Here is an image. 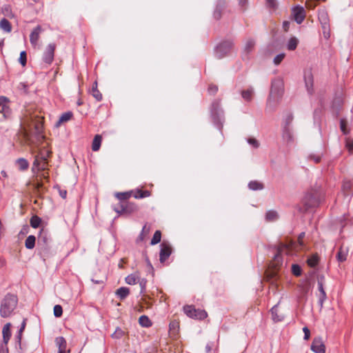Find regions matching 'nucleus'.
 I'll use <instances>...</instances> for the list:
<instances>
[{
    "instance_id": "nucleus-40",
    "label": "nucleus",
    "mask_w": 353,
    "mask_h": 353,
    "mask_svg": "<svg viewBox=\"0 0 353 353\" xmlns=\"http://www.w3.org/2000/svg\"><path fill=\"white\" fill-rule=\"evenodd\" d=\"M41 222V218H39L37 216H33L30 219V225L33 228H37L39 226Z\"/></svg>"
},
{
    "instance_id": "nucleus-17",
    "label": "nucleus",
    "mask_w": 353,
    "mask_h": 353,
    "mask_svg": "<svg viewBox=\"0 0 353 353\" xmlns=\"http://www.w3.org/2000/svg\"><path fill=\"white\" fill-rule=\"evenodd\" d=\"M225 6V0H218L216 8L213 13V17L216 19H219L221 17V12Z\"/></svg>"
},
{
    "instance_id": "nucleus-8",
    "label": "nucleus",
    "mask_w": 353,
    "mask_h": 353,
    "mask_svg": "<svg viewBox=\"0 0 353 353\" xmlns=\"http://www.w3.org/2000/svg\"><path fill=\"white\" fill-rule=\"evenodd\" d=\"M255 43L254 39L252 38H249L245 41L242 52V58L243 60L250 59V54L254 50Z\"/></svg>"
},
{
    "instance_id": "nucleus-49",
    "label": "nucleus",
    "mask_w": 353,
    "mask_h": 353,
    "mask_svg": "<svg viewBox=\"0 0 353 353\" xmlns=\"http://www.w3.org/2000/svg\"><path fill=\"white\" fill-rule=\"evenodd\" d=\"M19 61L23 66L26 65L27 61V56L26 51L21 52Z\"/></svg>"
},
{
    "instance_id": "nucleus-32",
    "label": "nucleus",
    "mask_w": 353,
    "mask_h": 353,
    "mask_svg": "<svg viewBox=\"0 0 353 353\" xmlns=\"http://www.w3.org/2000/svg\"><path fill=\"white\" fill-rule=\"evenodd\" d=\"M265 218L268 221H275L279 219V214L276 211L269 210L266 213Z\"/></svg>"
},
{
    "instance_id": "nucleus-6",
    "label": "nucleus",
    "mask_w": 353,
    "mask_h": 353,
    "mask_svg": "<svg viewBox=\"0 0 353 353\" xmlns=\"http://www.w3.org/2000/svg\"><path fill=\"white\" fill-rule=\"evenodd\" d=\"M185 314L192 319L202 320L207 317V312L203 310H196L192 305L183 307Z\"/></svg>"
},
{
    "instance_id": "nucleus-16",
    "label": "nucleus",
    "mask_w": 353,
    "mask_h": 353,
    "mask_svg": "<svg viewBox=\"0 0 353 353\" xmlns=\"http://www.w3.org/2000/svg\"><path fill=\"white\" fill-rule=\"evenodd\" d=\"M270 312L272 314V319L274 321V322H280L284 319V315L282 314H279L278 304L274 305L272 307Z\"/></svg>"
},
{
    "instance_id": "nucleus-18",
    "label": "nucleus",
    "mask_w": 353,
    "mask_h": 353,
    "mask_svg": "<svg viewBox=\"0 0 353 353\" xmlns=\"http://www.w3.org/2000/svg\"><path fill=\"white\" fill-rule=\"evenodd\" d=\"M283 139L288 143L293 141V134L290 127H283Z\"/></svg>"
},
{
    "instance_id": "nucleus-41",
    "label": "nucleus",
    "mask_w": 353,
    "mask_h": 353,
    "mask_svg": "<svg viewBox=\"0 0 353 353\" xmlns=\"http://www.w3.org/2000/svg\"><path fill=\"white\" fill-rule=\"evenodd\" d=\"M150 195V193L148 190L141 191V190H137V194L134 195V198L136 199H143L148 197Z\"/></svg>"
},
{
    "instance_id": "nucleus-39",
    "label": "nucleus",
    "mask_w": 353,
    "mask_h": 353,
    "mask_svg": "<svg viewBox=\"0 0 353 353\" xmlns=\"http://www.w3.org/2000/svg\"><path fill=\"white\" fill-rule=\"evenodd\" d=\"M115 196L119 200L124 201L130 198L131 196V192H117Z\"/></svg>"
},
{
    "instance_id": "nucleus-50",
    "label": "nucleus",
    "mask_w": 353,
    "mask_h": 353,
    "mask_svg": "<svg viewBox=\"0 0 353 353\" xmlns=\"http://www.w3.org/2000/svg\"><path fill=\"white\" fill-rule=\"evenodd\" d=\"M285 54L284 53H281V54H277L274 58V60H273V62L275 65H279L284 59L285 57Z\"/></svg>"
},
{
    "instance_id": "nucleus-54",
    "label": "nucleus",
    "mask_w": 353,
    "mask_h": 353,
    "mask_svg": "<svg viewBox=\"0 0 353 353\" xmlns=\"http://www.w3.org/2000/svg\"><path fill=\"white\" fill-rule=\"evenodd\" d=\"M137 283H139V285L141 287V293H143L145 289L146 280L145 279H140V278L139 277Z\"/></svg>"
},
{
    "instance_id": "nucleus-55",
    "label": "nucleus",
    "mask_w": 353,
    "mask_h": 353,
    "mask_svg": "<svg viewBox=\"0 0 353 353\" xmlns=\"http://www.w3.org/2000/svg\"><path fill=\"white\" fill-rule=\"evenodd\" d=\"M346 125H347V122L345 119H341V121H340V128H341V131L344 133V134H347V130L346 129Z\"/></svg>"
},
{
    "instance_id": "nucleus-30",
    "label": "nucleus",
    "mask_w": 353,
    "mask_h": 353,
    "mask_svg": "<svg viewBox=\"0 0 353 353\" xmlns=\"http://www.w3.org/2000/svg\"><path fill=\"white\" fill-rule=\"evenodd\" d=\"M298 43L299 39L295 37H292L288 41L287 48L289 50H294L296 48Z\"/></svg>"
},
{
    "instance_id": "nucleus-57",
    "label": "nucleus",
    "mask_w": 353,
    "mask_h": 353,
    "mask_svg": "<svg viewBox=\"0 0 353 353\" xmlns=\"http://www.w3.org/2000/svg\"><path fill=\"white\" fill-rule=\"evenodd\" d=\"M268 7L275 8L276 7V0H265Z\"/></svg>"
},
{
    "instance_id": "nucleus-60",
    "label": "nucleus",
    "mask_w": 353,
    "mask_h": 353,
    "mask_svg": "<svg viewBox=\"0 0 353 353\" xmlns=\"http://www.w3.org/2000/svg\"><path fill=\"white\" fill-rule=\"evenodd\" d=\"M325 299H326V293L325 292H323V294H320L319 303L321 307H323V302L325 300Z\"/></svg>"
},
{
    "instance_id": "nucleus-48",
    "label": "nucleus",
    "mask_w": 353,
    "mask_h": 353,
    "mask_svg": "<svg viewBox=\"0 0 353 353\" xmlns=\"http://www.w3.org/2000/svg\"><path fill=\"white\" fill-rule=\"evenodd\" d=\"M292 272L295 276H300L301 274V268L297 264H293L292 266Z\"/></svg>"
},
{
    "instance_id": "nucleus-13",
    "label": "nucleus",
    "mask_w": 353,
    "mask_h": 353,
    "mask_svg": "<svg viewBox=\"0 0 353 353\" xmlns=\"http://www.w3.org/2000/svg\"><path fill=\"white\" fill-rule=\"evenodd\" d=\"M293 18L294 21L301 24L305 19V10L303 7H296L292 10Z\"/></svg>"
},
{
    "instance_id": "nucleus-2",
    "label": "nucleus",
    "mask_w": 353,
    "mask_h": 353,
    "mask_svg": "<svg viewBox=\"0 0 353 353\" xmlns=\"http://www.w3.org/2000/svg\"><path fill=\"white\" fill-rule=\"evenodd\" d=\"M18 298L16 295L8 293L1 299L0 303V315L2 318L11 316L17 308Z\"/></svg>"
},
{
    "instance_id": "nucleus-28",
    "label": "nucleus",
    "mask_w": 353,
    "mask_h": 353,
    "mask_svg": "<svg viewBox=\"0 0 353 353\" xmlns=\"http://www.w3.org/2000/svg\"><path fill=\"white\" fill-rule=\"evenodd\" d=\"M36 238L34 235H30L25 241V246L27 249L31 250L34 248Z\"/></svg>"
},
{
    "instance_id": "nucleus-31",
    "label": "nucleus",
    "mask_w": 353,
    "mask_h": 353,
    "mask_svg": "<svg viewBox=\"0 0 353 353\" xmlns=\"http://www.w3.org/2000/svg\"><path fill=\"white\" fill-rule=\"evenodd\" d=\"M248 188L254 191L261 190L263 189V185L257 181H252L248 183Z\"/></svg>"
},
{
    "instance_id": "nucleus-26",
    "label": "nucleus",
    "mask_w": 353,
    "mask_h": 353,
    "mask_svg": "<svg viewBox=\"0 0 353 353\" xmlns=\"http://www.w3.org/2000/svg\"><path fill=\"white\" fill-rule=\"evenodd\" d=\"M0 28L6 32H10L12 30V26L8 19L3 18L0 21Z\"/></svg>"
},
{
    "instance_id": "nucleus-1",
    "label": "nucleus",
    "mask_w": 353,
    "mask_h": 353,
    "mask_svg": "<svg viewBox=\"0 0 353 353\" xmlns=\"http://www.w3.org/2000/svg\"><path fill=\"white\" fill-rule=\"evenodd\" d=\"M284 93V82L282 78L276 77L272 79L270 91L267 100L266 111L274 112L281 101Z\"/></svg>"
},
{
    "instance_id": "nucleus-61",
    "label": "nucleus",
    "mask_w": 353,
    "mask_h": 353,
    "mask_svg": "<svg viewBox=\"0 0 353 353\" xmlns=\"http://www.w3.org/2000/svg\"><path fill=\"white\" fill-rule=\"evenodd\" d=\"M8 102V98L6 97L0 96V107L1 106H5L7 105V103Z\"/></svg>"
},
{
    "instance_id": "nucleus-3",
    "label": "nucleus",
    "mask_w": 353,
    "mask_h": 353,
    "mask_svg": "<svg viewBox=\"0 0 353 353\" xmlns=\"http://www.w3.org/2000/svg\"><path fill=\"white\" fill-rule=\"evenodd\" d=\"M211 115L214 123L221 130L223 122V112L220 108V102L218 100L214 101L212 103Z\"/></svg>"
},
{
    "instance_id": "nucleus-7",
    "label": "nucleus",
    "mask_w": 353,
    "mask_h": 353,
    "mask_svg": "<svg viewBox=\"0 0 353 353\" xmlns=\"http://www.w3.org/2000/svg\"><path fill=\"white\" fill-rule=\"evenodd\" d=\"M159 261L161 263H164L171 255L172 249L170 244L163 241L160 245Z\"/></svg>"
},
{
    "instance_id": "nucleus-21",
    "label": "nucleus",
    "mask_w": 353,
    "mask_h": 353,
    "mask_svg": "<svg viewBox=\"0 0 353 353\" xmlns=\"http://www.w3.org/2000/svg\"><path fill=\"white\" fill-rule=\"evenodd\" d=\"M130 294L129 288L126 287H121L117 290L116 295L121 299H125Z\"/></svg>"
},
{
    "instance_id": "nucleus-27",
    "label": "nucleus",
    "mask_w": 353,
    "mask_h": 353,
    "mask_svg": "<svg viewBox=\"0 0 353 353\" xmlns=\"http://www.w3.org/2000/svg\"><path fill=\"white\" fill-rule=\"evenodd\" d=\"M102 137L99 134L95 135L92 141V149L93 151H98L100 148Z\"/></svg>"
},
{
    "instance_id": "nucleus-19",
    "label": "nucleus",
    "mask_w": 353,
    "mask_h": 353,
    "mask_svg": "<svg viewBox=\"0 0 353 353\" xmlns=\"http://www.w3.org/2000/svg\"><path fill=\"white\" fill-rule=\"evenodd\" d=\"M10 325H11L10 323H8L6 324L3 327V330H2L3 341V343H6V345L8 344V343L10 340V336H11V332H10Z\"/></svg>"
},
{
    "instance_id": "nucleus-25",
    "label": "nucleus",
    "mask_w": 353,
    "mask_h": 353,
    "mask_svg": "<svg viewBox=\"0 0 353 353\" xmlns=\"http://www.w3.org/2000/svg\"><path fill=\"white\" fill-rule=\"evenodd\" d=\"M92 95L97 101H100L102 100V94L99 92V90L97 88V82L95 81L93 83L92 90H91Z\"/></svg>"
},
{
    "instance_id": "nucleus-58",
    "label": "nucleus",
    "mask_w": 353,
    "mask_h": 353,
    "mask_svg": "<svg viewBox=\"0 0 353 353\" xmlns=\"http://www.w3.org/2000/svg\"><path fill=\"white\" fill-rule=\"evenodd\" d=\"M218 90V87L215 85H210L208 88V92L210 94H214Z\"/></svg>"
},
{
    "instance_id": "nucleus-14",
    "label": "nucleus",
    "mask_w": 353,
    "mask_h": 353,
    "mask_svg": "<svg viewBox=\"0 0 353 353\" xmlns=\"http://www.w3.org/2000/svg\"><path fill=\"white\" fill-rule=\"evenodd\" d=\"M41 30V27L40 26H37L30 33V41L33 46H37Z\"/></svg>"
},
{
    "instance_id": "nucleus-29",
    "label": "nucleus",
    "mask_w": 353,
    "mask_h": 353,
    "mask_svg": "<svg viewBox=\"0 0 353 353\" xmlns=\"http://www.w3.org/2000/svg\"><path fill=\"white\" fill-rule=\"evenodd\" d=\"M319 19L321 21L323 29H327L328 27V17L327 13L325 12L320 13Z\"/></svg>"
},
{
    "instance_id": "nucleus-44",
    "label": "nucleus",
    "mask_w": 353,
    "mask_h": 353,
    "mask_svg": "<svg viewBox=\"0 0 353 353\" xmlns=\"http://www.w3.org/2000/svg\"><path fill=\"white\" fill-rule=\"evenodd\" d=\"M351 188V183L349 181H345L343 184V190L344 192V194L348 196L350 194V192L349 190Z\"/></svg>"
},
{
    "instance_id": "nucleus-35",
    "label": "nucleus",
    "mask_w": 353,
    "mask_h": 353,
    "mask_svg": "<svg viewBox=\"0 0 353 353\" xmlns=\"http://www.w3.org/2000/svg\"><path fill=\"white\" fill-rule=\"evenodd\" d=\"M16 163L19 167V169L21 170H26L29 166L28 161L23 158L17 159Z\"/></svg>"
},
{
    "instance_id": "nucleus-15",
    "label": "nucleus",
    "mask_w": 353,
    "mask_h": 353,
    "mask_svg": "<svg viewBox=\"0 0 353 353\" xmlns=\"http://www.w3.org/2000/svg\"><path fill=\"white\" fill-rule=\"evenodd\" d=\"M349 248L347 246L341 245L337 252L336 259L339 263L346 261L348 255Z\"/></svg>"
},
{
    "instance_id": "nucleus-38",
    "label": "nucleus",
    "mask_w": 353,
    "mask_h": 353,
    "mask_svg": "<svg viewBox=\"0 0 353 353\" xmlns=\"http://www.w3.org/2000/svg\"><path fill=\"white\" fill-rule=\"evenodd\" d=\"M161 231L157 230L153 235V237L151 240L150 244L152 245H154L159 243L161 241Z\"/></svg>"
},
{
    "instance_id": "nucleus-63",
    "label": "nucleus",
    "mask_w": 353,
    "mask_h": 353,
    "mask_svg": "<svg viewBox=\"0 0 353 353\" xmlns=\"http://www.w3.org/2000/svg\"><path fill=\"white\" fill-rule=\"evenodd\" d=\"M346 147L350 152L353 153V140L347 141Z\"/></svg>"
},
{
    "instance_id": "nucleus-20",
    "label": "nucleus",
    "mask_w": 353,
    "mask_h": 353,
    "mask_svg": "<svg viewBox=\"0 0 353 353\" xmlns=\"http://www.w3.org/2000/svg\"><path fill=\"white\" fill-rule=\"evenodd\" d=\"M55 342L59 347L58 352H66V341L63 336L56 338Z\"/></svg>"
},
{
    "instance_id": "nucleus-23",
    "label": "nucleus",
    "mask_w": 353,
    "mask_h": 353,
    "mask_svg": "<svg viewBox=\"0 0 353 353\" xmlns=\"http://www.w3.org/2000/svg\"><path fill=\"white\" fill-rule=\"evenodd\" d=\"M26 327V319H24L21 325V327L19 328L17 335L15 336L16 343L19 345L20 349H21V337L22 333Z\"/></svg>"
},
{
    "instance_id": "nucleus-37",
    "label": "nucleus",
    "mask_w": 353,
    "mask_h": 353,
    "mask_svg": "<svg viewBox=\"0 0 353 353\" xmlns=\"http://www.w3.org/2000/svg\"><path fill=\"white\" fill-rule=\"evenodd\" d=\"M138 279L139 276L136 274H132L125 277V282L129 285H134Z\"/></svg>"
},
{
    "instance_id": "nucleus-56",
    "label": "nucleus",
    "mask_w": 353,
    "mask_h": 353,
    "mask_svg": "<svg viewBox=\"0 0 353 353\" xmlns=\"http://www.w3.org/2000/svg\"><path fill=\"white\" fill-rule=\"evenodd\" d=\"M309 159L313 160L315 163H319L321 161V157L319 154H310Z\"/></svg>"
},
{
    "instance_id": "nucleus-5",
    "label": "nucleus",
    "mask_w": 353,
    "mask_h": 353,
    "mask_svg": "<svg viewBox=\"0 0 353 353\" xmlns=\"http://www.w3.org/2000/svg\"><path fill=\"white\" fill-rule=\"evenodd\" d=\"M233 46V43L232 41L225 40L221 42L219 45H217L214 49V54L219 58L221 59L224 57L226 54H228L231 50Z\"/></svg>"
},
{
    "instance_id": "nucleus-64",
    "label": "nucleus",
    "mask_w": 353,
    "mask_h": 353,
    "mask_svg": "<svg viewBox=\"0 0 353 353\" xmlns=\"http://www.w3.org/2000/svg\"><path fill=\"white\" fill-rule=\"evenodd\" d=\"M0 353H8V348L6 343L1 344L0 345Z\"/></svg>"
},
{
    "instance_id": "nucleus-59",
    "label": "nucleus",
    "mask_w": 353,
    "mask_h": 353,
    "mask_svg": "<svg viewBox=\"0 0 353 353\" xmlns=\"http://www.w3.org/2000/svg\"><path fill=\"white\" fill-rule=\"evenodd\" d=\"M303 331L304 332V339L308 340L310 336V330L307 327H304L303 328Z\"/></svg>"
},
{
    "instance_id": "nucleus-22",
    "label": "nucleus",
    "mask_w": 353,
    "mask_h": 353,
    "mask_svg": "<svg viewBox=\"0 0 353 353\" xmlns=\"http://www.w3.org/2000/svg\"><path fill=\"white\" fill-rule=\"evenodd\" d=\"M72 117V112H66L61 115L58 121L56 123V126L59 127L61 123L68 121Z\"/></svg>"
},
{
    "instance_id": "nucleus-4",
    "label": "nucleus",
    "mask_w": 353,
    "mask_h": 353,
    "mask_svg": "<svg viewBox=\"0 0 353 353\" xmlns=\"http://www.w3.org/2000/svg\"><path fill=\"white\" fill-rule=\"evenodd\" d=\"M48 157V151L39 152V153L35 156L34 161L33 162L32 168V171L33 172H35L41 170H45L47 166V159Z\"/></svg>"
},
{
    "instance_id": "nucleus-43",
    "label": "nucleus",
    "mask_w": 353,
    "mask_h": 353,
    "mask_svg": "<svg viewBox=\"0 0 353 353\" xmlns=\"http://www.w3.org/2000/svg\"><path fill=\"white\" fill-rule=\"evenodd\" d=\"M293 120V115L291 113H288L284 119L283 127H290V123Z\"/></svg>"
},
{
    "instance_id": "nucleus-62",
    "label": "nucleus",
    "mask_w": 353,
    "mask_h": 353,
    "mask_svg": "<svg viewBox=\"0 0 353 353\" xmlns=\"http://www.w3.org/2000/svg\"><path fill=\"white\" fill-rule=\"evenodd\" d=\"M318 289L320 292V294H323V292H325L323 288V285L321 279L318 280Z\"/></svg>"
},
{
    "instance_id": "nucleus-47",
    "label": "nucleus",
    "mask_w": 353,
    "mask_h": 353,
    "mask_svg": "<svg viewBox=\"0 0 353 353\" xmlns=\"http://www.w3.org/2000/svg\"><path fill=\"white\" fill-rule=\"evenodd\" d=\"M318 263V257L312 256L307 259V264L310 267H315Z\"/></svg>"
},
{
    "instance_id": "nucleus-33",
    "label": "nucleus",
    "mask_w": 353,
    "mask_h": 353,
    "mask_svg": "<svg viewBox=\"0 0 353 353\" xmlns=\"http://www.w3.org/2000/svg\"><path fill=\"white\" fill-rule=\"evenodd\" d=\"M254 93V89L250 88L246 90H243L241 92V96L243 99L247 101H250L252 98V95Z\"/></svg>"
},
{
    "instance_id": "nucleus-12",
    "label": "nucleus",
    "mask_w": 353,
    "mask_h": 353,
    "mask_svg": "<svg viewBox=\"0 0 353 353\" xmlns=\"http://www.w3.org/2000/svg\"><path fill=\"white\" fill-rule=\"evenodd\" d=\"M311 350L315 353H325V346L321 337L319 336L313 339Z\"/></svg>"
},
{
    "instance_id": "nucleus-36",
    "label": "nucleus",
    "mask_w": 353,
    "mask_h": 353,
    "mask_svg": "<svg viewBox=\"0 0 353 353\" xmlns=\"http://www.w3.org/2000/svg\"><path fill=\"white\" fill-rule=\"evenodd\" d=\"M150 227H148L147 225L145 224L143 228H142V230L137 239V241H142L145 239V236L150 233Z\"/></svg>"
},
{
    "instance_id": "nucleus-34",
    "label": "nucleus",
    "mask_w": 353,
    "mask_h": 353,
    "mask_svg": "<svg viewBox=\"0 0 353 353\" xmlns=\"http://www.w3.org/2000/svg\"><path fill=\"white\" fill-rule=\"evenodd\" d=\"M139 324L144 327H148L152 325L151 321L145 315H142L139 319Z\"/></svg>"
},
{
    "instance_id": "nucleus-9",
    "label": "nucleus",
    "mask_w": 353,
    "mask_h": 353,
    "mask_svg": "<svg viewBox=\"0 0 353 353\" xmlns=\"http://www.w3.org/2000/svg\"><path fill=\"white\" fill-rule=\"evenodd\" d=\"M304 205L307 208H315L319 205V199L317 193L307 194L303 199Z\"/></svg>"
},
{
    "instance_id": "nucleus-11",
    "label": "nucleus",
    "mask_w": 353,
    "mask_h": 353,
    "mask_svg": "<svg viewBox=\"0 0 353 353\" xmlns=\"http://www.w3.org/2000/svg\"><path fill=\"white\" fill-rule=\"evenodd\" d=\"M304 81L306 90L308 94H311L313 92V75L310 69L305 70L304 72Z\"/></svg>"
},
{
    "instance_id": "nucleus-51",
    "label": "nucleus",
    "mask_w": 353,
    "mask_h": 353,
    "mask_svg": "<svg viewBox=\"0 0 353 353\" xmlns=\"http://www.w3.org/2000/svg\"><path fill=\"white\" fill-rule=\"evenodd\" d=\"M239 6L241 9L244 11L248 6V0H238Z\"/></svg>"
},
{
    "instance_id": "nucleus-46",
    "label": "nucleus",
    "mask_w": 353,
    "mask_h": 353,
    "mask_svg": "<svg viewBox=\"0 0 353 353\" xmlns=\"http://www.w3.org/2000/svg\"><path fill=\"white\" fill-rule=\"evenodd\" d=\"M62 314H63L62 307L60 305H56L54 307V315L56 317H60V316H61Z\"/></svg>"
},
{
    "instance_id": "nucleus-52",
    "label": "nucleus",
    "mask_w": 353,
    "mask_h": 353,
    "mask_svg": "<svg viewBox=\"0 0 353 353\" xmlns=\"http://www.w3.org/2000/svg\"><path fill=\"white\" fill-rule=\"evenodd\" d=\"M35 132L37 134V139L38 141H40L41 139H43V136L41 134V126L39 124H37L35 126Z\"/></svg>"
},
{
    "instance_id": "nucleus-24",
    "label": "nucleus",
    "mask_w": 353,
    "mask_h": 353,
    "mask_svg": "<svg viewBox=\"0 0 353 353\" xmlns=\"http://www.w3.org/2000/svg\"><path fill=\"white\" fill-rule=\"evenodd\" d=\"M26 327V319H24L21 325V327L19 328L17 335L15 336L16 343L19 345L20 349H21V337L22 333Z\"/></svg>"
},
{
    "instance_id": "nucleus-45",
    "label": "nucleus",
    "mask_w": 353,
    "mask_h": 353,
    "mask_svg": "<svg viewBox=\"0 0 353 353\" xmlns=\"http://www.w3.org/2000/svg\"><path fill=\"white\" fill-rule=\"evenodd\" d=\"M124 334V332L119 327H117L114 332L112 334L113 339H120Z\"/></svg>"
},
{
    "instance_id": "nucleus-42",
    "label": "nucleus",
    "mask_w": 353,
    "mask_h": 353,
    "mask_svg": "<svg viewBox=\"0 0 353 353\" xmlns=\"http://www.w3.org/2000/svg\"><path fill=\"white\" fill-rule=\"evenodd\" d=\"M305 232H301L298 237V244L294 246V249L299 250L301 249L303 246V242L302 241L303 238L305 236Z\"/></svg>"
},
{
    "instance_id": "nucleus-53",
    "label": "nucleus",
    "mask_w": 353,
    "mask_h": 353,
    "mask_svg": "<svg viewBox=\"0 0 353 353\" xmlns=\"http://www.w3.org/2000/svg\"><path fill=\"white\" fill-rule=\"evenodd\" d=\"M248 143L251 145L253 148H257L259 146L258 141L254 138H250L248 139Z\"/></svg>"
},
{
    "instance_id": "nucleus-10",
    "label": "nucleus",
    "mask_w": 353,
    "mask_h": 353,
    "mask_svg": "<svg viewBox=\"0 0 353 353\" xmlns=\"http://www.w3.org/2000/svg\"><path fill=\"white\" fill-rule=\"evenodd\" d=\"M55 48L56 46L54 43L47 46L43 55V60L46 63L50 64L53 61Z\"/></svg>"
}]
</instances>
